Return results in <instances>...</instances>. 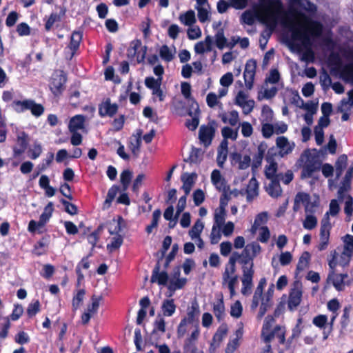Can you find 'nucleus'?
<instances>
[{
	"mask_svg": "<svg viewBox=\"0 0 353 353\" xmlns=\"http://www.w3.org/2000/svg\"><path fill=\"white\" fill-rule=\"evenodd\" d=\"M296 97L298 101H300V103H301V106H300L301 108L306 110L309 114H314L316 112L317 109V105L316 103H314L312 101L304 103L303 100L300 97L299 94H296Z\"/></svg>",
	"mask_w": 353,
	"mask_h": 353,
	"instance_id": "nucleus-59",
	"label": "nucleus"
},
{
	"mask_svg": "<svg viewBox=\"0 0 353 353\" xmlns=\"http://www.w3.org/2000/svg\"><path fill=\"white\" fill-rule=\"evenodd\" d=\"M312 323L320 329L325 328L327 323V316L325 314H319L314 317Z\"/></svg>",
	"mask_w": 353,
	"mask_h": 353,
	"instance_id": "nucleus-61",
	"label": "nucleus"
},
{
	"mask_svg": "<svg viewBox=\"0 0 353 353\" xmlns=\"http://www.w3.org/2000/svg\"><path fill=\"white\" fill-rule=\"evenodd\" d=\"M141 46V41L139 39H135L131 41L130 47L128 49V57H134L137 54L138 49Z\"/></svg>",
	"mask_w": 353,
	"mask_h": 353,
	"instance_id": "nucleus-62",
	"label": "nucleus"
},
{
	"mask_svg": "<svg viewBox=\"0 0 353 353\" xmlns=\"http://www.w3.org/2000/svg\"><path fill=\"white\" fill-rule=\"evenodd\" d=\"M266 150V145L261 143L257 148V153L254 156L252 168H257L261 165Z\"/></svg>",
	"mask_w": 353,
	"mask_h": 353,
	"instance_id": "nucleus-40",
	"label": "nucleus"
},
{
	"mask_svg": "<svg viewBox=\"0 0 353 353\" xmlns=\"http://www.w3.org/2000/svg\"><path fill=\"white\" fill-rule=\"evenodd\" d=\"M159 260L155 265L150 278L152 283H157L159 285H165L168 281V274L165 270L160 272Z\"/></svg>",
	"mask_w": 353,
	"mask_h": 353,
	"instance_id": "nucleus-13",
	"label": "nucleus"
},
{
	"mask_svg": "<svg viewBox=\"0 0 353 353\" xmlns=\"http://www.w3.org/2000/svg\"><path fill=\"white\" fill-rule=\"evenodd\" d=\"M196 176L197 175L194 172L191 174L184 173L181 175V179L183 182L181 188L185 195H188L190 194L192 187L194 183V179L196 178Z\"/></svg>",
	"mask_w": 353,
	"mask_h": 353,
	"instance_id": "nucleus-23",
	"label": "nucleus"
},
{
	"mask_svg": "<svg viewBox=\"0 0 353 353\" xmlns=\"http://www.w3.org/2000/svg\"><path fill=\"white\" fill-rule=\"evenodd\" d=\"M215 43L216 47L221 50L223 49L227 44V39L224 35L223 29H219L216 34H215Z\"/></svg>",
	"mask_w": 353,
	"mask_h": 353,
	"instance_id": "nucleus-52",
	"label": "nucleus"
},
{
	"mask_svg": "<svg viewBox=\"0 0 353 353\" xmlns=\"http://www.w3.org/2000/svg\"><path fill=\"white\" fill-rule=\"evenodd\" d=\"M236 263H230L229 261L225 265L224 272L222 276V284L225 285L227 281L230 279V276L236 275Z\"/></svg>",
	"mask_w": 353,
	"mask_h": 353,
	"instance_id": "nucleus-43",
	"label": "nucleus"
},
{
	"mask_svg": "<svg viewBox=\"0 0 353 353\" xmlns=\"http://www.w3.org/2000/svg\"><path fill=\"white\" fill-rule=\"evenodd\" d=\"M230 159L232 165H238L239 170L247 169L250 167L251 163V159L249 155H245L242 159V155L237 152L231 153Z\"/></svg>",
	"mask_w": 353,
	"mask_h": 353,
	"instance_id": "nucleus-14",
	"label": "nucleus"
},
{
	"mask_svg": "<svg viewBox=\"0 0 353 353\" xmlns=\"http://www.w3.org/2000/svg\"><path fill=\"white\" fill-rule=\"evenodd\" d=\"M43 148L41 144L35 141L32 145V148H30L28 150L29 157L32 159H36L41 154Z\"/></svg>",
	"mask_w": 353,
	"mask_h": 353,
	"instance_id": "nucleus-54",
	"label": "nucleus"
},
{
	"mask_svg": "<svg viewBox=\"0 0 353 353\" xmlns=\"http://www.w3.org/2000/svg\"><path fill=\"white\" fill-rule=\"evenodd\" d=\"M213 312L219 321L223 319L225 316V305L223 296L221 293L216 301L213 304Z\"/></svg>",
	"mask_w": 353,
	"mask_h": 353,
	"instance_id": "nucleus-25",
	"label": "nucleus"
},
{
	"mask_svg": "<svg viewBox=\"0 0 353 353\" xmlns=\"http://www.w3.org/2000/svg\"><path fill=\"white\" fill-rule=\"evenodd\" d=\"M311 255L309 252L305 251L300 256L296 265V272L299 274L308 267Z\"/></svg>",
	"mask_w": 353,
	"mask_h": 353,
	"instance_id": "nucleus-38",
	"label": "nucleus"
},
{
	"mask_svg": "<svg viewBox=\"0 0 353 353\" xmlns=\"http://www.w3.org/2000/svg\"><path fill=\"white\" fill-rule=\"evenodd\" d=\"M159 56L165 61L170 62L174 59V54L167 45H163L159 50Z\"/></svg>",
	"mask_w": 353,
	"mask_h": 353,
	"instance_id": "nucleus-50",
	"label": "nucleus"
},
{
	"mask_svg": "<svg viewBox=\"0 0 353 353\" xmlns=\"http://www.w3.org/2000/svg\"><path fill=\"white\" fill-rule=\"evenodd\" d=\"M54 211L53 203L49 202L44 208V211L39 216V220L37 221L39 226H45L48 222L52 215Z\"/></svg>",
	"mask_w": 353,
	"mask_h": 353,
	"instance_id": "nucleus-36",
	"label": "nucleus"
},
{
	"mask_svg": "<svg viewBox=\"0 0 353 353\" xmlns=\"http://www.w3.org/2000/svg\"><path fill=\"white\" fill-rule=\"evenodd\" d=\"M50 238L49 235L42 237L34 245V252L37 256H41L46 252V248L48 247V241Z\"/></svg>",
	"mask_w": 353,
	"mask_h": 353,
	"instance_id": "nucleus-41",
	"label": "nucleus"
},
{
	"mask_svg": "<svg viewBox=\"0 0 353 353\" xmlns=\"http://www.w3.org/2000/svg\"><path fill=\"white\" fill-rule=\"evenodd\" d=\"M263 7L265 12L261 21L273 29L277 23V14L282 10V3L280 0H268Z\"/></svg>",
	"mask_w": 353,
	"mask_h": 353,
	"instance_id": "nucleus-2",
	"label": "nucleus"
},
{
	"mask_svg": "<svg viewBox=\"0 0 353 353\" xmlns=\"http://www.w3.org/2000/svg\"><path fill=\"white\" fill-rule=\"evenodd\" d=\"M327 281H330L334 288L339 292L343 291L345 286L350 285L352 283L347 274H336L335 271L329 272Z\"/></svg>",
	"mask_w": 353,
	"mask_h": 353,
	"instance_id": "nucleus-6",
	"label": "nucleus"
},
{
	"mask_svg": "<svg viewBox=\"0 0 353 353\" xmlns=\"http://www.w3.org/2000/svg\"><path fill=\"white\" fill-rule=\"evenodd\" d=\"M85 294V290L81 289L79 290L77 293L73 296L72 305L74 310H76L79 308L84 299Z\"/></svg>",
	"mask_w": 353,
	"mask_h": 353,
	"instance_id": "nucleus-53",
	"label": "nucleus"
},
{
	"mask_svg": "<svg viewBox=\"0 0 353 353\" xmlns=\"http://www.w3.org/2000/svg\"><path fill=\"white\" fill-rule=\"evenodd\" d=\"M54 158V154L52 152H48L46 158L43 159L42 161L37 165V169L44 172L51 165Z\"/></svg>",
	"mask_w": 353,
	"mask_h": 353,
	"instance_id": "nucleus-57",
	"label": "nucleus"
},
{
	"mask_svg": "<svg viewBox=\"0 0 353 353\" xmlns=\"http://www.w3.org/2000/svg\"><path fill=\"white\" fill-rule=\"evenodd\" d=\"M256 19L255 14L250 10L245 11L241 17V22L249 26L254 24Z\"/></svg>",
	"mask_w": 353,
	"mask_h": 353,
	"instance_id": "nucleus-55",
	"label": "nucleus"
},
{
	"mask_svg": "<svg viewBox=\"0 0 353 353\" xmlns=\"http://www.w3.org/2000/svg\"><path fill=\"white\" fill-rule=\"evenodd\" d=\"M123 243V238L121 235L118 234L117 236L112 238L110 243L107 245V249L110 252L118 250Z\"/></svg>",
	"mask_w": 353,
	"mask_h": 353,
	"instance_id": "nucleus-48",
	"label": "nucleus"
},
{
	"mask_svg": "<svg viewBox=\"0 0 353 353\" xmlns=\"http://www.w3.org/2000/svg\"><path fill=\"white\" fill-rule=\"evenodd\" d=\"M278 170V163H269L265 168V176L268 179H279V175L276 174Z\"/></svg>",
	"mask_w": 353,
	"mask_h": 353,
	"instance_id": "nucleus-44",
	"label": "nucleus"
},
{
	"mask_svg": "<svg viewBox=\"0 0 353 353\" xmlns=\"http://www.w3.org/2000/svg\"><path fill=\"white\" fill-rule=\"evenodd\" d=\"M227 205L226 202L221 201V206H219L214 212V223L213 225L217 226L219 228L222 227L225 223V206Z\"/></svg>",
	"mask_w": 353,
	"mask_h": 353,
	"instance_id": "nucleus-21",
	"label": "nucleus"
},
{
	"mask_svg": "<svg viewBox=\"0 0 353 353\" xmlns=\"http://www.w3.org/2000/svg\"><path fill=\"white\" fill-rule=\"evenodd\" d=\"M352 178H353V163L347 169V170L343 179V181L341 182L342 185H341V186H340V188L338 190V194L340 196H342V194H343V192L350 188Z\"/></svg>",
	"mask_w": 353,
	"mask_h": 353,
	"instance_id": "nucleus-22",
	"label": "nucleus"
},
{
	"mask_svg": "<svg viewBox=\"0 0 353 353\" xmlns=\"http://www.w3.org/2000/svg\"><path fill=\"white\" fill-rule=\"evenodd\" d=\"M216 121H212L208 125H202L199 131V139L205 146H209L215 134Z\"/></svg>",
	"mask_w": 353,
	"mask_h": 353,
	"instance_id": "nucleus-5",
	"label": "nucleus"
},
{
	"mask_svg": "<svg viewBox=\"0 0 353 353\" xmlns=\"http://www.w3.org/2000/svg\"><path fill=\"white\" fill-rule=\"evenodd\" d=\"M302 283L300 281H294L292 284L288 300V308L290 311L293 312L296 310L302 300Z\"/></svg>",
	"mask_w": 353,
	"mask_h": 353,
	"instance_id": "nucleus-4",
	"label": "nucleus"
},
{
	"mask_svg": "<svg viewBox=\"0 0 353 353\" xmlns=\"http://www.w3.org/2000/svg\"><path fill=\"white\" fill-rule=\"evenodd\" d=\"M274 336L278 338L280 344H283L285 343V331L281 328L280 325L275 326L272 332L265 336L264 341L265 343H269L274 339Z\"/></svg>",
	"mask_w": 353,
	"mask_h": 353,
	"instance_id": "nucleus-26",
	"label": "nucleus"
},
{
	"mask_svg": "<svg viewBox=\"0 0 353 353\" xmlns=\"http://www.w3.org/2000/svg\"><path fill=\"white\" fill-rule=\"evenodd\" d=\"M17 32L19 36H28L31 34V28L27 23L21 22L17 26Z\"/></svg>",
	"mask_w": 353,
	"mask_h": 353,
	"instance_id": "nucleus-64",
	"label": "nucleus"
},
{
	"mask_svg": "<svg viewBox=\"0 0 353 353\" xmlns=\"http://www.w3.org/2000/svg\"><path fill=\"white\" fill-rule=\"evenodd\" d=\"M203 152L201 149L193 147L190 152L188 159H184L185 162L190 164H199L203 160Z\"/></svg>",
	"mask_w": 353,
	"mask_h": 353,
	"instance_id": "nucleus-34",
	"label": "nucleus"
},
{
	"mask_svg": "<svg viewBox=\"0 0 353 353\" xmlns=\"http://www.w3.org/2000/svg\"><path fill=\"white\" fill-rule=\"evenodd\" d=\"M61 204L64 206L65 211L70 215H75L78 213V208L75 204H73L64 199L59 200Z\"/></svg>",
	"mask_w": 353,
	"mask_h": 353,
	"instance_id": "nucleus-58",
	"label": "nucleus"
},
{
	"mask_svg": "<svg viewBox=\"0 0 353 353\" xmlns=\"http://www.w3.org/2000/svg\"><path fill=\"white\" fill-rule=\"evenodd\" d=\"M254 274V273H252L251 271H245V273H243L241 278V293L244 296H248L251 294L252 288L253 287Z\"/></svg>",
	"mask_w": 353,
	"mask_h": 353,
	"instance_id": "nucleus-17",
	"label": "nucleus"
},
{
	"mask_svg": "<svg viewBox=\"0 0 353 353\" xmlns=\"http://www.w3.org/2000/svg\"><path fill=\"white\" fill-rule=\"evenodd\" d=\"M203 228V223L199 219L197 220L189 231V235L192 239L199 238Z\"/></svg>",
	"mask_w": 353,
	"mask_h": 353,
	"instance_id": "nucleus-47",
	"label": "nucleus"
},
{
	"mask_svg": "<svg viewBox=\"0 0 353 353\" xmlns=\"http://www.w3.org/2000/svg\"><path fill=\"white\" fill-rule=\"evenodd\" d=\"M227 327L221 326L218 328L217 331L214 334L212 338V341L210 343V350L212 349L214 350L216 347H219L221 342L223 341V338L227 334Z\"/></svg>",
	"mask_w": 353,
	"mask_h": 353,
	"instance_id": "nucleus-32",
	"label": "nucleus"
},
{
	"mask_svg": "<svg viewBox=\"0 0 353 353\" xmlns=\"http://www.w3.org/2000/svg\"><path fill=\"white\" fill-rule=\"evenodd\" d=\"M199 107L197 102L195 101V99L192 100V103L190 104V108L188 110V114L190 117H192L190 119H187L185 123V127L191 130L194 131L199 124Z\"/></svg>",
	"mask_w": 353,
	"mask_h": 353,
	"instance_id": "nucleus-8",
	"label": "nucleus"
},
{
	"mask_svg": "<svg viewBox=\"0 0 353 353\" xmlns=\"http://www.w3.org/2000/svg\"><path fill=\"white\" fill-rule=\"evenodd\" d=\"M41 304L38 299L31 302L27 307V315L29 318L34 316L40 311Z\"/></svg>",
	"mask_w": 353,
	"mask_h": 353,
	"instance_id": "nucleus-51",
	"label": "nucleus"
},
{
	"mask_svg": "<svg viewBox=\"0 0 353 353\" xmlns=\"http://www.w3.org/2000/svg\"><path fill=\"white\" fill-rule=\"evenodd\" d=\"M200 335V330L198 327L193 330L191 334L185 340L183 350V353H202L199 352L196 346V342Z\"/></svg>",
	"mask_w": 353,
	"mask_h": 353,
	"instance_id": "nucleus-10",
	"label": "nucleus"
},
{
	"mask_svg": "<svg viewBox=\"0 0 353 353\" xmlns=\"http://www.w3.org/2000/svg\"><path fill=\"white\" fill-rule=\"evenodd\" d=\"M83 39V32L81 30H74L72 32L70 41L68 46L72 52V55H74L79 50L80 43Z\"/></svg>",
	"mask_w": 353,
	"mask_h": 353,
	"instance_id": "nucleus-19",
	"label": "nucleus"
},
{
	"mask_svg": "<svg viewBox=\"0 0 353 353\" xmlns=\"http://www.w3.org/2000/svg\"><path fill=\"white\" fill-rule=\"evenodd\" d=\"M162 79L163 77L154 79L153 77H148L145 79V85L148 88L154 90L161 85Z\"/></svg>",
	"mask_w": 353,
	"mask_h": 353,
	"instance_id": "nucleus-49",
	"label": "nucleus"
},
{
	"mask_svg": "<svg viewBox=\"0 0 353 353\" xmlns=\"http://www.w3.org/2000/svg\"><path fill=\"white\" fill-rule=\"evenodd\" d=\"M239 263L242 265L243 273H245V271H251L252 273H254V259L252 257L245 258V256L241 255Z\"/></svg>",
	"mask_w": 353,
	"mask_h": 353,
	"instance_id": "nucleus-45",
	"label": "nucleus"
},
{
	"mask_svg": "<svg viewBox=\"0 0 353 353\" xmlns=\"http://www.w3.org/2000/svg\"><path fill=\"white\" fill-rule=\"evenodd\" d=\"M67 76L63 70L54 72L49 81V88L54 97H59L65 89Z\"/></svg>",
	"mask_w": 353,
	"mask_h": 353,
	"instance_id": "nucleus-3",
	"label": "nucleus"
},
{
	"mask_svg": "<svg viewBox=\"0 0 353 353\" xmlns=\"http://www.w3.org/2000/svg\"><path fill=\"white\" fill-rule=\"evenodd\" d=\"M270 183L266 188L268 194L273 198H278L282 194V188L280 185V179H270Z\"/></svg>",
	"mask_w": 353,
	"mask_h": 353,
	"instance_id": "nucleus-29",
	"label": "nucleus"
},
{
	"mask_svg": "<svg viewBox=\"0 0 353 353\" xmlns=\"http://www.w3.org/2000/svg\"><path fill=\"white\" fill-rule=\"evenodd\" d=\"M321 167V162L316 160H308L303 166L301 179L311 178L314 172L319 171Z\"/></svg>",
	"mask_w": 353,
	"mask_h": 353,
	"instance_id": "nucleus-15",
	"label": "nucleus"
},
{
	"mask_svg": "<svg viewBox=\"0 0 353 353\" xmlns=\"http://www.w3.org/2000/svg\"><path fill=\"white\" fill-rule=\"evenodd\" d=\"M32 100V99H25L23 101L15 100L12 102V106L17 112H23L26 110H30Z\"/></svg>",
	"mask_w": 353,
	"mask_h": 353,
	"instance_id": "nucleus-39",
	"label": "nucleus"
},
{
	"mask_svg": "<svg viewBox=\"0 0 353 353\" xmlns=\"http://www.w3.org/2000/svg\"><path fill=\"white\" fill-rule=\"evenodd\" d=\"M59 21H61V17L57 13H51L48 19L46 21L45 30L48 32L50 31L52 29L54 23Z\"/></svg>",
	"mask_w": 353,
	"mask_h": 353,
	"instance_id": "nucleus-63",
	"label": "nucleus"
},
{
	"mask_svg": "<svg viewBox=\"0 0 353 353\" xmlns=\"http://www.w3.org/2000/svg\"><path fill=\"white\" fill-rule=\"evenodd\" d=\"M291 13L303 22V23H301L291 21L289 23L291 37L293 40L301 41L303 43H307L310 41L311 37H318L321 35L323 26L320 21L313 20L297 10H292Z\"/></svg>",
	"mask_w": 353,
	"mask_h": 353,
	"instance_id": "nucleus-1",
	"label": "nucleus"
},
{
	"mask_svg": "<svg viewBox=\"0 0 353 353\" xmlns=\"http://www.w3.org/2000/svg\"><path fill=\"white\" fill-rule=\"evenodd\" d=\"M332 228L328 216V212H326L324 217L321 220V230H320V239H330V230Z\"/></svg>",
	"mask_w": 353,
	"mask_h": 353,
	"instance_id": "nucleus-30",
	"label": "nucleus"
},
{
	"mask_svg": "<svg viewBox=\"0 0 353 353\" xmlns=\"http://www.w3.org/2000/svg\"><path fill=\"white\" fill-rule=\"evenodd\" d=\"M344 250L341 254V258H345L347 261L350 260L353 254V236L346 234L344 239Z\"/></svg>",
	"mask_w": 353,
	"mask_h": 353,
	"instance_id": "nucleus-31",
	"label": "nucleus"
},
{
	"mask_svg": "<svg viewBox=\"0 0 353 353\" xmlns=\"http://www.w3.org/2000/svg\"><path fill=\"white\" fill-rule=\"evenodd\" d=\"M212 183L215 185L219 191H225L227 187L226 181L222 177L221 172L219 170H214L211 174Z\"/></svg>",
	"mask_w": 353,
	"mask_h": 353,
	"instance_id": "nucleus-24",
	"label": "nucleus"
},
{
	"mask_svg": "<svg viewBox=\"0 0 353 353\" xmlns=\"http://www.w3.org/2000/svg\"><path fill=\"white\" fill-rule=\"evenodd\" d=\"M274 284L270 285L265 296L261 298V304L258 313V318L261 319L265 314L268 310L272 305V297L274 291Z\"/></svg>",
	"mask_w": 353,
	"mask_h": 353,
	"instance_id": "nucleus-12",
	"label": "nucleus"
},
{
	"mask_svg": "<svg viewBox=\"0 0 353 353\" xmlns=\"http://www.w3.org/2000/svg\"><path fill=\"white\" fill-rule=\"evenodd\" d=\"M248 95L242 90H240L235 98V104L243 109L244 114H250L254 108V101L247 100Z\"/></svg>",
	"mask_w": 353,
	"mask_h": 353,
	"instance_id": "nucleus-11",
	"label": "nucleus"
},
{
	"mask_svg": "<svg viewBox=\"0 0 353 353\" xmlns=\"http://www.w3.org/2000/svg\"><path fill=\"white\" fill-rule=\"evenodd\" d=\"M122 191L117 185H113L109 190L106 196V199L103 203V208L107 209L110 207L112 201L116 197L118 192Z\"/></svg>",
	"mask_w": 353,
	"mask_h": 353,
	"instance_id": "nucleus-37",
	"label": "nucleus"
},
{
	"mask_svg": "<svg viewBox=\"0 0 353 353\" xmlns=\"http://www.w3.org/2000/svg\"><path fill=\"white\" fill-rule=\"evenodd\" d=\"M276 146L279 148V154L284 157L292 152L293 148L290 145L288 139L285 137H279L276 141Z\"/></svg>",
	"mask_w": 353,
	"mask_h": 353,
	"instance_id": "nucleus-27",
	"label": "nucleus"
},
{
	"mask_svg": "<svg viewBox=\"0 0 353 353\" xmlns=\"http://www.w3.org/2000/svg\"><path fill=\"white\" fill-rule=\"evenodd\" d=\"M186 283V278L179 277L178 279H171L168 286V288L170 293L168 295H167V296L171 297L176 290L182 289L185 285Z\"/></svg>",
	"mask_w": 353,
	"mask_h": 353,
	"instance_id": "nucleus-35",
	"label": "nucleus"
},
{
	"mask_svg": "<svg viewBox=\"0 0 353 353\" xmlns=\"http://www.w3.org/2000/svg\"><path fill=\"white\" fill-rule=\"evenodd\" d=\"M119 105L116 103H112L111 99L108 97L104 99L101 103L99 104V115L103 118L109 117L112 118L118 112Z\"/></svg>",
	"mask_w": 353,
	"mask_h": 353,
	"instance_id": "nucleus-7",
	"label": "nucleus"
},
{
	"mask_svg": "<svg viewBox=\"0 0 353 353\" xmlns=\"http://www.w3.org/2000/svg\"><path fill=\"white\" fill-rule=\"evenodd\" d=\"M132 177V172L129 170H123L120 174V181L122 185V192H125L130 185Z\"/></svg>",
	"mask_w": 353,
	"mask_h": 353,
	"instance_id": "nucleus-42",
	"label": "nucleus"
},
{
	"mask_svg": "<svg viewBox=\"0 0 353 353\" xmlns=\"http://www.w3.org/2000/svg\"><path fill=\"white\" fill-rule=\"evenodd\" d=\"M176 305L173 299H165L162 302L161 310L164 316H171L176 311Z\"/></svg>",
	"mask_w": 353,
	"mask_h": 353,
	"instance_id": "nucleus-33",
	"label": "nucleus"
},
{
	"mask_svg": "<svg viewBox=\"0 0 353 353\" xmlns=\"http://www.w3.org/2000/svg\"><path fill=\"white\" fill-rule=\"evenodd\" d=\"M179 19L184 25L192 26L196 21L195 13L192 10H190L184 14H181Z\"/></svg>",
	"mask_w": 353,
	"mask_h": 353,
	"instance_id": "nucleus-46",
	"label": "nucleus"
},
{
	"mask_svg": "<svg viewBox=\"0 0 353 353\" xmlns=\"http://www.w3.org/2000/svg\"><path fill=\"white\" fill-rule=\"evenodd\" d=\"M261 250V248L258 243L252 242L245 245L241 255L245 256V258L252 257L254 259L260 253Z\"/></svg>",
	"mask_w": 353,
	"mask_h": 353,
	"instance_id": "nucleus-28",
	"label": "nucleus"
},
{
	"mask_svg": "<svg viewBox=\"0 0 353 353\" xmlns=\"http://www.w3.org/2000/svg\"><path fill=\"white\" fill-rule=\"evenodd\" d=\"M303 228L306 230H312L317 225V219L312 214L306 215L303 223Z\"/></svg>",
	"mask_w": 353,
	"mask_h": 353,
	"instance_id": "nucleus-56",
	"label": "nucleus"
},
{
	"mask_svg": "<svg viewBox=\"0 0 353 353\" xmlns=\"http://www.w3.org/2000/svg\"><path fill=\"white\" fill-rule=\"evenodd\" d=\"M17 143L19 147H14L13 152L15 157L21 155L27 149L28 145V135L24 131L17 136Z\"/></svg>",
	"mask_w": 353,
	"mask_h": 353,
	"instance_id": "nucleus-18",
	"label": "nucleus"
},
{
	"mask_svg": "<svg viewBox=\"0 0 353 353\" xmlns=\"http://www.w3.org/2000/svg\"><path fill=\"white\" fill-rule=\"evenodd\" d=\"M85 116L82 114H77L72 117L68 124V130L70 132H78L79 130H83L85 126Z\"/></svg>",
	"mask_w": 353,
	"mask_h": 353,
	"instance_id": "nucleus-20",
	"label": "nucleus"
},
{
	"mask_svg": "<svg viewBox=\"0 0 353 353\" xmlns=\"http://www.w3.org/2000/svg\"><path fill=\"white\" fill-rule=\"evenodd\" d=\"M199 315L200 310L199 304L196 301H194L192 302L191 305L188 307L187 315L183 319H185L186 321L189 323V324H192L194 326V330H195L196 327L200 330L199 325Z\"/></svg>",
	"mask_w": 353,
	"mask_h": 353,
	"instance_id": "nucleus-9",
	"label": "nucleus"
},
{
	"mask_svg": "<svg viewBox=\"0 0 353 353\" xmlns=\"http://www.w3.org/2000/svg\"><path fill=\"white\" fill-rule=\"evenodd\" d=\"M30 110L33 116L39 117L43 114L45 108L42 104L37 103L34 100H32Z\"/></svg>",
	"mask_w": 353,
	"mask_h": 353,
	"instance_id": "nucleus-60",
	"label": "nucleus"
},
{
	"mask_svg": "<svg viewBox=\"0 0 353 353\" xmlns=\"http://www.w3.org/2000/svg\"><path fill=\"white\" fill-rule=\"evenodd\" d=\"M296 202H302L305 207V212L311 214L314 212V208L318 205L316 201L311 202L310 195L305 192H298L296 194Z\"/></svg>",
	"mask_w": 353,
	"mask_h": 353,
	"instance_id": "nucleus-16",
	"label": "nucleus"
}]
</instances>
